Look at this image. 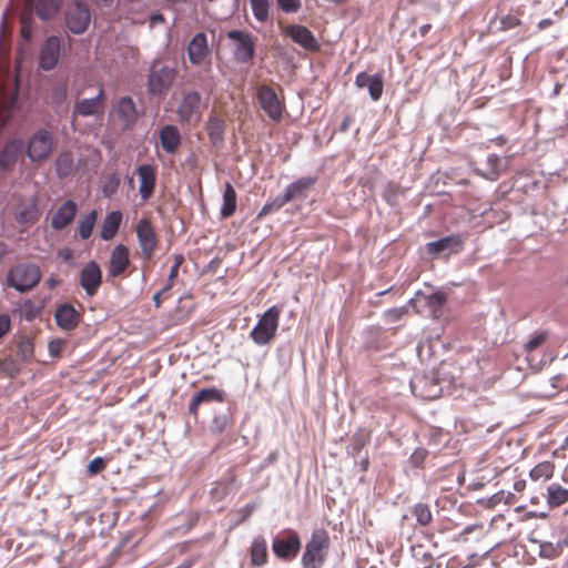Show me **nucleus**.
<instances>
[{
    "label": "nucleus",
    "instance_id": "393cba45",
    "mask_svg": "<svg viewBox=\"0 0 568 568\" xmlns=\"http://www.w3.org/2000/svg\"><path fill=\"white\" fill-rule=\"evenodd\" d=\"M463 241L458 235L444 236L443 239L427 242L425 250L427 253L437 256V254H450L458 252Z\"/></svg>",
    "mask_w": 568,
    "mask_h": 568
},
{
    "label": "nucleus",
    "instance_id": "cd10ccee",
    "mask_svg": "<svg viewBox=\"0 0 568 568\" xmlns=\"http://www.w3.org/2000/svg\"><path fill=\"white\" fill-rule=\"evenodd\" d=\"M54 320L58 327L73 329L78 326L80 315L70 304H62L55 308Z\"/></svg>",
    "mask_w": 568,
    "mask_h": 568
},
{
    "label": "nucleus",
    "instance_id": "4d7b16f0",
    "mask_svg": "<svg viewBox=\"0 0 568 568\" xmlns=\"http://www.w3.org/2000/svg\"><path fill=\"white\" fill-rule=\"evenodd\" d=\"M105 467V460L103 457H94L91 462H89L88 473L90 476H94V474H99Z\"/></svg>",
    "mask_w": 568,
    "mask_h": 568
},
{
    "label": "nucleus",
    "instance_id": "58836bf2",
    "mask_svg": "<svg viewBox=\"0 0 568 568\" xmlns=\"http://www.w3.org/2000/svg\"><path fill=\"white\" fill-rule=\"evenodd\" d=\"M410 513L415 517L417 526L419 527H428L433 521V511L428 504H415L412 507Z\"/></svg>",
    "mask_w": 568,
    "mask_h": 568
},
{
    "label": "nucleus",
    "instance_id": "f03ea898",
    "mask_svg": "<svg viewBox=\"0 0 568 568\" xmlns=\"http://www.w3.org/2000/svg\"><path fill=\"white\" fill-rule=\"evenodd\" d=\"M329 548V536L324 528H316L312 531L310 539L304 547L301 564L304 568H322L327 558Z\"/></svg>",
    "mask_w": 568,
    "mask_h": 568
},
{
    "label": "nucleus",
    "instance_id": "6ab92c4d",
    "mask_svg": "<svg viewBox=\"0 0 568 568\" xmlns=\"http://www.w3.org/2000/svg\"><path fill=\"white\" fill-rule=\"evenodd\" d=\"M24 150L22 140H12L4 144L0 152V170L11 171Z\"/></svg>",
    "mask_w": 568,
    "mask_h": 568
},
{
    "label": "nucleus",
    "instance_id": "774afa93",
    "mask_svg": "<svg viewBox=\"0 0 568 568\" xmlns=\"http://www.w3.org/2000/svg\"><path fill=\"white\" fill-rule=\"evenodd\" d=\"M355 464L359 466L362 471H367L369 466L368 456L362 454L361 456H358L357 462H355Z\"/></svg>",
    "mask_w": 568,
    "mask_h": 568
},
{
    "label": "nucleus",
    "instance_id": "f3484780",
    "mask_svg": "<svg viewBox=\"0 0 568 568\" xmlns=\"http://www.w3.org/2000/svg\"><path fill=\"white\" fill-rule=\"evenodd\" d=\"M130 265V252L125 245H115L110 254L108 263V275L112 278L124 273Z\"/></svg>",
    "mask_w": 568,
    "mask_h": 568
},
{
    "label": "nucleus",
    "instance_id": "20e7f679",
    "mask_svg": "<svg viewBox=\"0 0 568 568\" xmlns=\"http://www.w3.org/2000/svg\"><path fill=\"white\" fill-rule=\"evenodd\" d=\"M280 311L277 306L268 307L252 328L250 336L260 346L267 345L274 339L278 329Z\"/></svg>",
    "mask_w": 568,
    "mask_h": 568
},
{
    "label": "nucleus",
    "instance_id": "864d4df0",
    "mask_svg": "<svg viewBox=\"0 0 568 568\" xmlns=\"http://www.w3.org/2000/svg\"><path fill=\"white\" fill-rule=\"evenodd\" d=\"M235 487V480L234 478H230L227 481L217 483L214 488L211 490V495L215 498H223V496H226L231 493Z\"/></svg>",
    "mask_w": 568,
    "mask_h": 568
},
{
    "label": "nucleus",
    "instance_id": "f8f14e48",
    "mask_svg": "<svg viewBox=\"0 0 568 568\" xmlns=\"http://www.w3.org/2000/svg\"><path fill=\"white\" fill-rule=\"evenodd\" d=\"M136 235L138 244L141 247L143 257L146 260L152 258L158 245V239L150 220L141 219L138 221Z\"/></svg>",
    "mask_w": 568,
    "mask_h": 568
},
{
    "label": "nucleus",
    "instance_id": "bb28decb",
    "mask_svg": "<svg viewBox=\"0 0 568 568\" xmlns=\"http://www.w3.org/2000/svg\"><path fill=\"white\" fill-rule=\"evenodd\" d=\"M50 104L54 113L63 115L68 111V82H55L50 89Z\"/></svg>",
    "mask_w": 568,
    "mask_h": 568
},
{
    "label": "nucleus",
    "instance_id": "338daca9",
    "mask_svg": "<svg viewBox=\"0 0 568 568\" xmlns=\"http://www.w3.org/2000/svg\"><path fill=\"white\" fill-rule=\"evenodd\" d=\"M425 456V450H415L414 454L410 456V462L414 466H419L422 465Z\"/></svg>",
    "mask_w": 568,
    "mask_h": 568
},
{
    "label": "nucleus",
    "instance_id": "2f4dec72",
    "mask_svg": "<svg viewBox=\"0 0 568 568\" xmlns=\"http://www.w3.org/2000/svg\"><path fill=\"white\" fill-rule=\"evenodd\" d=\"M38 217L39 209L36 201L19 204L14 213V220L19 224H33Z\"/></svg>",
    "mask_w": 568,
    "mask_h": 568
},
{
    "label": "nucleus",
    "instance_id": "052dcab7",
    "mask_svg": "<svg viewBox=\"0 0 568 568\" xmlns=\"http://www.w3.org/2000/svg\"><path fill=\"white\" fill-rule=\"evenodd\" d=\"M226 423H227V419H226L225 415L215 416V417H213L212 423H211V430L213 433H222L223 429L226 428Z\"/></svg>",
    "mask_w": 568,
    "mask_h": 568
},
{
    "label": "nucleus",
    "instance_id": "3c124183",
    "mask_svg": "<svg viewBox=\"0 0 568 568\" xmlns=\"http://www.w3.org/2000/svg\"><path fill=\"white\" fill-rule=\"evenodd\" d=\"M34 355L33 344L30 338H22L18 343V356L23 362L32 361Z\"/></svg>",
    "mask_w": 568,
    "mask_h": 568
},
{
    "label": "nucleus",
    "instance_id": "5701e85b",
    "mask_svg": "<svg viewBox=\"0 0 568 568\" xmlns=\"http://www.w3.org/2000/svg\"><path fill=\"white\" fill-rule=\"evenodd\" d=\"M209 54V41L204 32H197L187 44V55L191 64L203 63Z\"/></svg>",
    "mask_w": 568,
    "mask_h": 568
},
{
    "label": "nucleus",
    "instance_id": "7c9ffc66",
    "mask_svg": "<svg viewBox=\"0 0 568 568\" xmlns=\"http://www.w3.org/2000/svg\"><path fill=\"white\" fill-rule=\"evenodd\" d=\"M122 213L113 211L108 213L102 220L100 236L103 241H110L115 236L122 221Z\"/></svg>",
    "mask_w": 568,
    "mask_h": 568
},
{
    "label": "nucleus",
    "instance_id": "dca6fc26",
    "mask_svg": "<svg viewBox=\"0 0 568 568\" xmlns=\"http://www.w3.org/2000/svg\"><path fill=\"white\" fill-rule=\"evenodd\" d=\"M104 111V95L103 90L99 89L97 95L92 98L80 99L73 105V116L82 115L90 116L103 113Z\"/></svg>",
    "mask_w": 568,
    "mask_h": 568
},
{
    "label": "nucleus",
    "instance_id": "e433bc0d",
    "mask_svg": "<svg viewBox=\"0 0 568 568\" xmlns=\"http://www.w3.org/2000/svg\"><path fill=\"white\" fill-rule=\"evenodd\" d=\"M251 559L253 565L263 566L267 560V544L262 536L254 538L251 545Z\"/></svg>",
    "mask_w": 568,
    "mask_h": 568
},
{
    "label": "nucleus",
    "instance_id": "0eeeda50",
    "mask_svg": "<svg viewBox=\"0 0 568 568\" xmlns=\"http://www.w3.org/2000/svg\"><path fill=\"white\" fill-rule=\"evenodd\" d=\"M53 150V135L47 129H40L29 138L27 154L33 163L50 158Z\"/></svg>",
    "mask_w": 568,
    "mask_h": 568
},
{
    "label": "nucleus",
    "instance_id": "0e129e2a",
    "mask_svg": "<svg viewBox=\"0 0 568 568\" xmlns=\"http://www.w3.org/2000/svg\"><path fill=\"white\" fill-rule=\"evenodd\" d=\"M10 325V317L7 315H0V338L8 333Z\"/></svg>",
    "mask_w": 568,
    "mask_h": 568
},
{
    "label": "nucleus",
    "instance_id": "a18cd8bd",
    "mask_svg": "<svg viewBox=\"0 0 568 568\" xmlns=\"http://www.w3.org/2000/svg\"><path fill=\"white\" fill-rule=\"evenodd\" d=\"M288 203L287 200V191L286 189L283 191V193H280L277 196L274 197L273 201L266 202L263 207L261 209L258 216L266 215L273 212H277L278 209L283 207Z\"/></svg>",
    "mask_w": 568,
    "mask_h": 568
},
{
    "label": "nucleus",
    "instance_id": "6e6552de",
    "mask_svg": "<svg viewBox=\"0 0 568 568\" xmlns=\"http://www.w3.org/2000/svg\"><path fill=\"white\" fill-rule=\"evenodd\" d=\"M64 19L68 30L72 33L85 32L91 20L89 6L75 0L67 6Z\"/></svg>",
    "mask_w": 568,
    "mask_h": 568
},
{
    "label": "nucleus",
    "instance_id": "37998d69",
    "mask_svg": "<svg viewBox=\"0 0 568 568\" xmlns=\"http://www.w3.org/2000/svg\"><path fill=\"white\" fill-rule=\"evenodd\" d=\"M554 470L555 466L551 464V462H541L537 466L532 467V469L529 471V477L534 481H539V479L545 481V479L551 478Z\"/></svg>",
    "mask_w": 568,
    "mask_h": 568
},
{
    "label": "nucleus",
    "instance_id": "c756f323",
    "mask_svg": "<svg viewBox=\"0 0 568 568\" xmlns=\"http://www.w3.org/2000/svg\"><path fill=\"white\" fill-rule=\"evenodd\" d=\"M224 399L222 390L217 388H203L200 389L195 395L192 396L187 410L196 416L197 408L201 405V403L204 402H222Z\"/></svg>",
    "mask_w": 568,
    "mask_h": 568
},
{
    "label": "nucleus",
    "instance_id": "423d86ee",
    "mask_svg": "<svg viewBox=\"0 0 568 568\" xmlns=\"http://www.w3.org/2000/svg\"><path fill=\"white\" fill-rule=\"evenodd\" d=\"M178 75L176 69L170 65L152 70L146 78V90L152 97L164 98Z\"/></svg>",
    "mask_w": 568,
    "mask_h": 568
},
{
    "label": "nucleus",
    "instance_id": "c03bdc74",
    "mask_svg": "<svg viewBox=\"0 0 568 568\" xmlns=\"http://www.w3.org/2000/svg\"><path fill=\"white\" fill-rule=\"evenodd\" d=\"M255 20L265 22L270 17V0H250Z\"/></svg>",
    "mask_w": 568,
    "mask_h": 568
},
{
    "label": "nucleus",
    "instance_id": "6e6d98bb",
    "mask_svg": "<svg viewBox=\"0 0 568 568\" xmlns=\"http://www.w3.org/2000/svg\"><path fill=\"white\" fill-rule=\"evenodd\" d=\"M407 306L393 307L384 312V320L386 323H396V321L403 318L407 314Z\"/></svg>",
    "mask_w": 568,
    "mask_h": 568
},
{
    "label": "nucleus",
    "instance_id": "c85d7f7f",
    "mask_svg": "<svg viewBox=\"0 0 568 568\" xmlns=\"http://www.w3.org/2000/svg\"><path fill=\"white\" fill-rule=\"evenodd\" d=\"M182 142V136L176 125L166 124L160 130V143L164 152L175 153Z\"/></svg>",
    "mask_w": 568,
    "mask_h": 568
},
{
    "label": "nucleus",
    "instance_id": "4c0bfd02",
    "mask_svg": "<svg viewBox=\"0 0 568 568\" xmlns=\"http://www.w3.org/2000/svg\"><path fill=\"white\" fill-rule=\"evenodd\" d=\"M236 209V192L231 182H226L223 193V204L221 206L222 217H231Z\"/></svg>",
    "mask_w": 568,
    "mask_h": 568
},
{
    "label": "nucleus",
    "instance_id": "c9c22d12",
    "mask_svg": "<svg viewBox=\"0 0 568 568\" xmlns=\"http://www.w3.org/2000/svg\"><path fill=\"white\" fill-rule=\"evenodd\" d=\"M458 372V367L453 365V363H440L437 371L435 372L440 384L444 385V390L449 389L452 385L456 384L457 377L456 373Z\"/></svg>",
    "mask_w": 568,
    "mask_h": 568
},
{
    "label": "nucleus",
    "instance_id": "69168bd1",
    "mask_svg": "<svg viewBox=\"0 0 568 568\" xmlns=\"http://www.w3.org/2000/svg\"><path fill=\"white\" fill-rule=\"evenodd\" d=\"M254 509H255V506L253 504H247V505L243 506V508L239 510L241 514V518L239 521L241 523V521L246 520V518H248L251 515H253Z\"/></svg>",
    "mask_w": 568,
    "mask_h": 568
},
{
    "label": "nucleus",
    "instance_id": "72a5a7b5",
    "mask_svg": "<svg viewBox=\"0 0 568 568\" xmlns=\"http://www.w3.org/2000/svg\"><path fill=\"white\" fill-rule=\"evenodd\" d=\"M226 131V125L222 119L217 118V115H210L207 120V135L210 141L213 144H222L224 141V135Z\"/></svg>",
    "mask_w": 568,
    "mask_h": 568
},
{
    "label": "nucleus",
    "instance_id": "13d9d810",
    "mask_svg": "<svg viewBox=\"0 0 568 568\" xmlns=\"http://www.w3.org/2000/svg\"><path fill=\"white\" fill-rule=\"evenodd\" d=\"M280 9L286 12H295L301 9V0H277Z\"/></svg>",
    "mask_w": 568,
    "mask_h": 568
},
{
    "label": "nucleus",
    "instance_id": "b1692460",
    "mask_svg": "<svg viewBox=\"0 0 568 568\" xmlns=\"http://www.w3.org/2000/svg\"><path fill=\"white\" fill-rule=\"evenodd\" d=\"M508 164L507 159L499 158L498 154H488L484 169H476V173L488 181H497L506 171Z\"/></svg>",
    "mask_w": 568,
    "mask_h": 568
},
{
    "label": "nucleus",
    "instance_id": "a19ab883",
    "mask_svg": "<svg viewBox=\"0 0 568 568\" xmlns=\"http://www.w3.org/2000/svg\"><path fill=\"white\" fill-rule=\"evenodd\" d=\"M446 301V294L442 293V291H436V293L426 296V305L429 308L433 317H442Z\"/></svg>",
    "mask_w": 568,
    "mask_h": 568
},
{
    "label": "nucleus",
    "instance_id": "a211bd4d",
    "mask_svg": "<svg viewBox=\"0 0 568 568\" xmlns=\"http://www.w3.org/2000/svg\"><path fill=\"white\" fill-rule=\"evenodd\" d=\"M115 112L124 130H130L139 120V110L130 97H121L116 103Z\"/></svg>",
    "mask_w": 568,
    "mask_h": 568
},
{
    "label": "nucleus",
    "instance_id": "ea45409f",
    "mask_svg": "<svg viewBox=\"0 0 568 568\" xmlns=\"http://www.w3.org/2000/svg\"><path fill=\"white\" fill-rule=\"evenodd\" d=\"M73 169V158L70 152H62L54 160V170L59 179H64L71 174Z\"/></svg>",
    "mask_w": 568,
    "mask_h": 568
},
{
    "label": "nucleus",
    "instance_id": "aec40b11",
    "mask_svg": "<svg viewBox=\"0 0 568 568\" xmlns=\"http://www.w3.org/2000/svg\"><path fill=\"white\" fill-rule=\"evenodd\" d=\"M138 179L140 181L139 192L143 201L152 196L156 185V170L152 164H141L138 168Z\"/></svg>",
    "mask_w": 568,
    "mask_h": 568
},
{
    "label": "nucleus",
    "instance_id": "8fccbe9b",
    "mask_svg": "<svg viewBox=\"0 0 568 568\" xmlns=\"http://www.w3.org/2000/svg\"><path fill=\"white\" fill-rule=\"evenodd\" d=\"M539 556L544 559H556L558 556H560V546H558L557 542H540Z\"/></svg>",
    "mask_w": 568,
    "mask_h": 568
},
{
    "label": "nucleus",
    "instance_id": "ddd939ff",
    "mask_svg": "<svg viewBox=\"0 0 568 568\" xmlns=\"http://www.w3.org/2000/svg\"><path fill=\"white\" fill-rule=\"evenodd\" d=\"M287 538H274L272 541L273 554L282 560L295 558L301 549V539L296 531L286 530Z\"/></svg>",
    "mask_w": 568,
    "mask_h": 568
},
{
    "label": "nucleus",
    "instance_id": "9b49d317",
    "mask_svg": "<svg viewBox=\"0 0 568 568\" xmlns=\"http://www.w3.org/2000/svg\"><path fill=\"white\" fill-rule=\"evenodd\" d=\"M227 37L234 41V58L239 63H250L255 54L253 38L250 33L232 30Z\"/></svg>",
    "mask_w": 568,
    "mask_h": 568
},
{
    "label": "nucleus",
    "instance_id": "de8ad7c7",
    "mask_svg": "<svg viewBox=\"0 0 568 568\" xmlns=\"http://www.w3.org/2000/svg\"><path fill=\"white\" fill-rule=\"evenodd\" d=\"M185 257L183 255H174L173 256V264L169 271V276H168V280H166V284L164 286V288H162V292H168L171 290V287H173L174 285V280L178 278L179 276V268L180 266L182 265V263L184 262Z\"/></svg>",
    "mask_w": 568,
    "mask_h": 568
},
{
    "label": "nucleus",
    "instance_id": "2eb2a0df",
    "mask_svg": "<svg viewBox=\"0 0 568 568\" xmlns=\"http://www.w3.org/2000/svg\"><path fill=\"white\" fill-rule=\"evenodd\" d=\"M62 42L59 37L45 39L39 54V65L42 70L50 71L58 64Z\"/></svg>",
    "mask_w": 568,
    "mask_h": 568
},
{
    "label": "nucleus",
    "instance_id": "4468645a",
    "mask_svg": "<svg viewBox=\"0 0 568 568\" xmlns=\"http://www.w3.org/2000/svg\"><path fill=\"white\" fill-rule=\"evenodd\" d=\"M102 284V272L99 263L90 261L80 271V286L88 296H94Z\"/></svg>",
    "mask_w": 568,
    "mask_h": 568
},
{
    "label": "nucleus",
    "instance_id": "9d476101",
    "mask_svg": "<svg viewBox=\"0 0 568 568\" xmlns=\"http://www.w3.org/2000/svg\"><path fill=\"white\" fill-rule=\"evenodd\" d=\"M256 98L260 108L268 119L278 121L283 116V106L277 98V93L268 85H261L257 88Z\"/></svg>",
    "mask_w": 568,
    "mask_h": 568
},
{
    "label": "nucleus",
    "instance_id": "79ce46f5",
    "mask_svg": "<svg viewBox=\"0 0 568 568\" xmlns=\"http://www.w3.org/2000/svg\"><path fill=\"white\" fill-rule=\"evenodd\" d=\"M98 212L94 209L80 219L78 231L81 240H89L97 223Z\"/></svg>",
    "mask_w": 568,
    "mask_h": 568
},
{
    "label": "nucleus",
    "instance_id": "a878e982",
    "mask_svg": "<svg viewBox=\"0 0 568 568\" xmlns=\"http://www.w3.org/2000/svg\"><path fill=\"white\" fill-rule=\"evenodd\" d=\"M77 215V204L73 201H65L54 212L50 224L53 230H63Z\"/></svg>",
    "mask_w": 568,
    "mask_h": 568
},
{
    "label": "nucleus",
    "instance_id": "1a4fd4ad",
    "mask_svg": "<svg viewBox=\"0 0 568 568\" xmlns=\"http://www.w3.org/2000/svg\"><path fill=\"white\" fill-rule=\"evenodd\" d=\"M202 98L200 92L190 91L183 94L178 106V115L181 124L193 125L201 116Z\"/></svg>",
    "mask_w": 568,
    "mask_h": 568
},
{
    "label": "nucleus",
    "instance_id": "412c9836",
    "mask_svg": "<svg viewBox=\"0 0 568 568\" xmlns=\"http://www.w3.org/2000/svg\"><path fill=\"white\" fill-rule=\"evenodd\" d=\"M286 34L292 41L298 43L304 49L312 50L314 52V50H318L320 48L313 32L305 26H288L286 27Z\"/></svg>",
    "mask_w": 568,
    "mask_h": 568
},
{
    "label": "nucleus",
    "instance_id": "f704fd0d",
    "mask_svg": "<svg viewBox=\"0 0 568 568\" xmlns=\"http://www.w3.org/2000/svg\"><path fill=\"white\" fill-rule=\"evenodd\" d=\"M547 504L550 507H559L568 501V488L561 487L558 483H551L547 487Z\"/></svg>",
    "mask_w": 568,
    "mask_h": 568
},
{
    "label": "nucleus",
    "instance_id": "e2e57ef3",
    "mask_svg": "<svg viewBox=\"0 0 568 568\" xmlns=\"http://www.w3.org/2000/svg\"><path fill=\"white\" fill-rule=\"evenodd\" d=\"M62 343L60 339L50 341L48 344V351L50 356H58L61 351Z\"/></svg>",
    "mask_w": 568,
    "mask_h": 568
},
{
    "label": "nucleus",
    "instance_id": "603ef678",
    "mask_svg": "<svg viewBox=\"0 0 568 568\" xmlns=\"http://www.w3.org/2000/svg\"><path fill=\"white\" fill-rule=\"evenodd\" d=\"M121 180L116 173H113L108 176L105 180L103 186H102V194L104 197H112L113 194L116 193L119 186H120Z\"/></svg>",
    "mask_w": 568,
    "mask_h": 568
},
{
    "label": "nucleus",
    "instance_id": "09e8293b",
    "mask_svg": "<svg viewBox=\"0 0 568 568\" xmlns=\"http://www.w3.org/2000/svg\"><path fill=\"white\" fill-rule=\"evenodd\" d=\"M412 550L414 559L423 565L417 568H433V554L425 550L423 546L413 547Z\"/></svg>",
    "mask_w": 568,
    "mask_h": 568
},
{
    "label": "nucleus",
    "instance_id": "f257e3e1",
    "mask_svg": "<svg viewBox=\"0 0 568 568\" xmlns=\"http://www.w3.org/2000/svg\"><path fill=\"white\" fill-rule=\"evenodd\" d=\"M63 0H26L20 13V33L24 41H31L33 38L34 14L42 21H49L59 14Z\"/></svg>",
    "mask_w": 568,
    "mask_h": 568
},
{
    "label": "nucleus",
    "instance_id": "5fc2aeb1",
    "mask_svg": "<svg viewBox=\"0 0 568 568\" xmlns=\"http://www.w3.org/2000/svg\"><path fill=\"white\" fill-rule=\"evenodd\" d=\"M547 336V331H541L540 333L532 335V337L525 343L524 349L528 353L538 349V347L545 343Z\"/></svg>",
    "mask_w": 568,
    "mask_h": 568
},
{
    "label": "nucleus",
    "instance_id": "473e14b6",
    "mask_svg": "<svg viewBox=\"0 0 568 568\" xmlns=\"http://www.w3.org/2000/svg\"><path fill=\"white\" fill-rule=\"evenodd\" d=\"M316 178H301L286 185V196L288 202L294 201L296 197L305 196L306 192L314 185V183H316Z\"/></svg>",
    "mask_w": 568,
    "mask_h": 568
},
{
    "label": "nucleus",
    "instance_id": "39448f33",
    "mask_svg": "<svg viewBox=\"0 0 568 568\" xmlns=\"http://www.w3.org/2000/svg\"><path fill=\"white\" fill-rule=\"evenodd\" d=\"M409 387L415 396L427 400L437 399L444 392V385L435 372L418 374L410 379Z\"/></svg>",
    "mask_w": 568,
    "mask_h": 568
},
{
    "label": "nucleus",
    "instance_id": "bf43d9fd",
    "mask_svg": "<svg viewBox=\"0 0 568 568\" xmlns=\"http://www.w3.org/2000/svg\"><path fill=\"white\" fill-rule=\"evenodd\" d=\"M1 369L2 372L8 373L10 377H14V375L20 372L18 365L13 359H11V357H6L1 361Z\"/></svg>",
    "mask_w": 568,
    "mask_h": 568
},
{
    "label": "nucleus",
    "instance_id": "49530a36",
    "mask_svg": "<svg viewBox=\"0 0 568 568\" xmlns=\"http://www.w3.org/2000/svg\"><path fill=\"white\" fill-rule=\"evenodd\" d=\"M367 443V437L364 434H354L352 440L347 447L348 455L353 456L354 460L357 462L358 456L363 454V449Z\"/></svg>",
    "mask_w": 568,
    "mask_h": 568
},
{
    "label": "nucleus",
    "instance_id": "7ed1b4c3",
    "mask_svg": "<svg viewBox=\"0 0 568 568\" xmlns=\"http://www.w3.org/2000/svg\"><path fill=\"white\" fill-rule=\"evenodd\" d=\"M41 270L34 263H20L11 267L7 281L8 285L12 286L16 291L27 292L38 285L41 280Z\"/></svg>",
    "mask_w": 568,
    "mask_h": 568
},
{
    "label": "nucleus",
    "instance_id": "680f3d73",
    "mask_svg": "<svg viewBox=\"0 0 568 568\" xmlns=\"http://www.w3.org/2000/svg\"><path fill=\"white\" fill-rule=\"evenodd\" d=\"M520 26V20L516 16H505L501 18V28L511 29Z\"/></svg>",
    "mask_w": 568,
    "mask_h": 568
},
{
    "label": "nucleus",
    "instance_id": "4be33fe9",
    "mask_svg": "<svg viewBox=\"0 0 568 568\" xmlns=\"http://www.w3.org/2000/svg\"><path fill=\"white\" fill-rule=\"evenodd\" d=\"M355 85L357 88H367L369 98L373 100H379L384 92V80L378 73L368 74L366 71H362L355 78Z\"/></svg>",
    "mask_w": 568,
    "mask_h": 568
}]
</instances>
